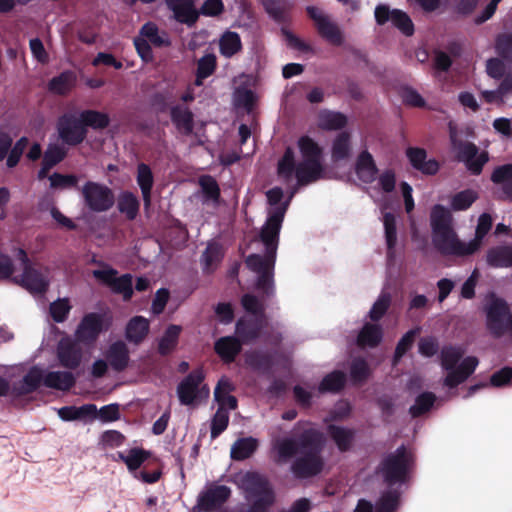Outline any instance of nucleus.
Instances as JSON below:
<instances>
[{
    "instance_id": "nucleus-33",
    "label": "nucleus",
    "mask_w": 512,
    "mask_h": 512,
    "mask_svg": "<svg viewBox=\"0 0 512 512\" xmlns=\"http://www.w3.org/2000/svg\"><path fill=\"white\" fill-rule=\"evenodd\" d=\"M43 372L40 368L32 367L23 377L22 381L14 386L18 395H28L35 392L43 383Z\"/></svg>"
},
{
    "instance_id": "nucleus-32",
    "label": "nucleus",
    "mask_w": 512,
    "mask_h": 512,
    "mask_svg": "<svg viewBox=\"0 0 512 512\" xmlns=\"http://www.w3.org/2000/svg\"><path fill=\"white\" fill-rule=\"evenodd\" d=\"M76 383V378L70 371H50L43 379V384L52 389L68 391Z\"/></svg>"
},
{
    "instance_id": "nucleus-18",
    "label": "nucleus",
    "mask_w": 512,
    "mask_h": 512,
    "mask_svg": "<svg viewBox=\"0 0 512 512\" xmlns=\"http://www.w3.org/2000/svg\"><path fill=\"white\" fill-rule=\"evenodd\" d=\"M231 496V489L226 485H217L200 495L198 506L204 512L220 508Z\"/></svg>"
},
{
    "instance_id": "nucleus-14",
    "label": "nucleus",
    "mask_w": 512,
    "mask_h": 512,
    "mask_svg": "<svg viewBox=\"0 0 512 512\" xmlns=\"http://www.w3.org/2000/svg\"><path fill=\"white\" fill-rule=\"evenodd\" d=\"M103 329V319L98 313L86 314L77 326L75 340L84 345H92Z\"/></svg>"
},
{
    "instance_id": "nucleus-37",
    "label": "nucleus",
    "mask_w": 512,
    "mask_h": 512,
    "mask_svg": "<svg viewBox=\"0 0 512 512\" xmlns=\"http://www.w3.org/2000/svg\"><path fill=\"white\" fill-rule=\"evenodd\" d=\"M246 363L255 371L270 373L274 366V357L270 352L253 351L246 355Z\"/></svg>"
},
{
    "instance_id": "nucleus-16",
    "label": "nucleus",
    "mask_w": 512,
    "mask_h": 512,
    "mask_svg": "<svg viewBox=\"0 0 512 512\" xmlns=\"http://www.w3.org/2000/svg\"><path fill=\"white\" fill-rule=\"evenodd\" d=\"M79 344L70 337L62 338L59 341L56 355L62 367L75 370L81 365L83 353Z\"/></svg>"
},
{
    "instance_id": "nucleus-6",
    "label": "nucleus",
    "mask_w": 512,
    "mask_h": 512,
    "mask_svg": "<svg viewBox=\"0 0 512 512\" xmlns=\"http://www.w3.org/2000/svg\"><path fill=\"white\" fill-rule=\"evenodd\" d=\"M84 206L91 212L102 213L109 211L115 204V195L107 185L87 181L80 189Z\"/></svg>"
},
{
    "instance_id": "nucleus-62",
    "label": "nucleus",
    "mask_w": 512,
    "mask_h": 512,
    "mask_svg": "<svg viewBox=\"0 0 512 512\" xmlns=\"http://www.w3.org/2000/svg\"><path fill=\"white\" fill-rule=\"evenodd\" d=\"M392 24L399 29L405 36H411L414 33V24L407 13L399 9H393Z\"/></svg>"
},
{
    "instance_id": "nucleus-25",
    "label": "nucleus",
    "mask_w": 512,
    "mask_h": 512,
    "mask_svg": "<svg viewBox=\"0 0 512 512\" xmlns=\"http://www.w3.org/2000/svg\"><path fill=\"white\" fill-rule=\"evenodd\" d=\"M323 165L321 161H301L296 167L298 186H306L322 177Z\"/></svg>"
},
{
    "instance_id": "nucleus-20",
    "label": "nucleus",
    "mask_w": 512,
    "mask_h": 512,
    "mask_svg": "<svg viewBox=\"0 0 512 512\" xmlns=\"http://www.w3.org/2000/svg\"><path fill=\"white\" fill-rule=\"evenodd\" d=\"M478 359L474 356H468L453 370H448V374L444 379V385L449 388H455L472 375L478 366Z\"/></svg>"
},
{
    "instance_id": "nucleus-38",
    "label": "nucleus",
    "mask_w": 512,
    "mask_h": 512,
    "mask_svg": "<svg viewBox=\"0 0 512 512\" xmlns=\"http://www.w3.org/2000/svg\"><path fill=\"white\" fill-rule=\"evenodd\" d=\"M258 447V441L253 437L240 438L231 447L230 457L235 461H243L252 456Z\"/></svg>"
},
{
    "instance_id": "nucleus-13",
    "label": "nucleus",
    "mask_w": 512,
    "mask_h": 512,
    "mask_svg": "<svg viewBox=\"0 0 512 512\" xmlns=\"http://www.w3.org/2000/svg\"><path fill=\"white\" fill-rule=\"evenodd\" d=\"M432 243L442 255L467 256L473 254L469 243L460 241L457 234L451 229L432 233Z\"/></svg>"
},
{
    "instance_id": "nucleus-36",
    "label": "nucleus",
    "mask_w": 512,
    "mask_h": 512,
    "mask_svg": "<svg viewBox=\"0 0 512 512\" xmlns=\"http://www.w3.org/2000/svg\"><path fill=\"white\" fill-rule=\"evenodd\" d=\"M347 117L341 112L323 110L318 116V126L325 131L340 130L347 125Z\"/></svg>"
},
{
    "instance_id": "nucleus-57",
    "label": "nucleus",
    "mask_w": 512,
    "mask_h": 512,
    "mask_svg": "<svg viewBox=\"0 0 512 512\" xmlns=\"http://www.w3.org/2000/svg\"><path fill=\"white\" fill-rule=\"evenodd\" d=\"M477 192L471 189L460 191L452 196L450 205L453 211H464L469 209L477 200Z\"/></svg>"
},
{
    "instance_id": "nucleus-45",
    "label": "nucleus",
    "mask_w": 512,
    "mask_h": 512,
    "mask_svg": "<svg viewBox=\"0 0 512 512\" xmlns=\"http://www.w3.org/2000/svg\"><path fill=\"white\" fill-rule=\"evenodd\" d=\"M298 148L303 158L302 161H321L323 149L311 137L305 135L298 140Z\"/></svg>"
},
{
    "instance_id": "nucleus-60",
    "label": "nucleus",
    "mask_w": 512,
    "mask_h": 512,
    "mask_svg": "<svg viewBox=\"0 0 512 512\" xmlns=\"http://www.w3.org/2000/svg\"><path fill=\"white\" fill-rule=\"evenodd\" d=\"M71 308L68 298H59L50 304L49 313L54 322L62 323L68 318Z\"/></svg>"
},
{
    "instance_id": "nucleus-4",
    "label": "nucleus",
    "mask_w": 512,
    "mask_h": 512,
    "mask_svg": "<svg viewBox=\"0 0 512 512\" xmlns=\"http://www.w3.org/2000/svg\"><path fill=\"white\" fill-rule=\"evenodd\" d=\"M17 257L23 266V272L20 275L14 276L11 282L21 286L33 295L45 294L49 288L47 275L32 265L24 249H18Z\"/></svg>"
},
{
    "instance_id": "nucleus-56",
    "label": "nucleus",
    "mask_w": 512,
    "mask_h": 512,
    "mask_svg": "<svg viewBox=\"0 0 512 512\" xmlns=\"http://www.w3.org/2000/svg\"><path fill=\"white\" fill-rule=\"evenodd\" d=\"M400 503V493L391 489L385 491L375 505L376 512H396Z\"/></svg>"
},
{
    "instance_id": "nucleus-15",
    "label": "nucleus",
    "mask_w": 512,
    "mask_h": 512,
    "mask_svg": "<svg viewBox=\"0 0 512 512\" xmlns=\"http://www.w3.org/2000/svg\"><path fill=\"white\" fill-rule=\"evenodd\" d=\"M458 160L465 163L467 170L472 175L481 174L489 156L486 151L479 153L478 147L472 142H462L458 148Z\"/></svg>"
},
{
    "instance_id": "nucleus-63",
    "label": "nucleus",
    "mask_w": 512,
    "mask_h": 512,
    "mask_svg": "<svg viewBox=\"0 0 512 512\" xmlns=\"http://www.w3.org/2000/svg\"><path fill=\"white\" fill-rule=\"evenodd\" d=\"M67 156V150L59 144H49L43 155V162L50 167H55Z\"/></svg>"
},
{
    "instance_id": "nucleus-35",
    "label": "nucleus",
    "mask_w": 512,
    "mask_h": 512,
    "mask_svg": "<svg viewBox=\"0 0 512 512\" xmlns=\"http://www.w3.org/2000/svg\"><path fill=\"white\" fill-rule=\"evenodd\" d=\"M76 83V75L71 70L61 72L48 82V90L57 95H66Z\"/></svg>"
},
{
    "instance_id": "nucleus-41",
    "label": "nucleus",
    "mask_w": 512,
    "mask_h": 512,
    "mask_svg": "<svg viewBox=\"0 0 512 512\" xmlns=\"http://www.w3.org/2000/svg\"><path fill=\"white\" fill-rule=\"evenodd\" d=\"M81 121L85 125V128H92L94 130L106 129L110 124V117L107 113L86 109L80 112Z\"/></svg>"
},
{
    "instance_id": "nucleus-10",
    "label": "nucleus",
    "mask_w": 512,
    "mask_h": 512,
    "mask_svg": "<svg viewBox=\"0 0 512 512\" xmlns=\"http://www.w3.org/2000/svg\"><path fill=\"white\" fill-rule=\"evenodd\" d=\"M57 132L64 144L73 147L81 144L88 135L80 113H65L60 116L57 121Z\"/></svg>"
},
{
    "instance_id": "nucleus-39",
    "label": "nucleus",
    "mask_w": 512,
    "mask_h": 512,
    "mask_svg": "<svg viewBox=\"0 0 512 512\" xmlns=\"http://www.w3.org/2000/svg\"><path fill=\"white\" fill-rule=\"evenodd\" d=\"M487 263L494 268L512 267V246H497L489 249Z\"/></svg>"
},
{
    "instance_id": "nucleus-21",
    "label": "nucleus",
    "mask_w": 512,
    "mask_h": 512,
    "mask_svg": "<svg viewBox=\"0 0 512 512\" xmlns=\"http://www.w3.org/2000/svg\"><path fill=\"white\" fill-rule=\"evenodd\" d=\"M243 345L237 335L223 336L215 341L214 350L224 363L230 364L241 353Z\"/></svg>"
},
{
    "instance_id": "nucleus-22",
    "label": "nucleus",
    "mask_w": 512,
    "mask_h": 512,
    "mask_svg": "<svg viewBox=\"0 0 512 512\" xmlns=\"http://www.w3.org/2000/svg\"><path fill=\"white\" fill-rule=\"evenodd\" d=\"M406 155L411 165L425 175H435L440 169L439 162L435 159L427 160V152L423 148L410 147L406 150Z\"/></svg>"
},
{
    "instance_id": "nucleus-23",
    "label": "nucleus",
    "mask_w": 512,
    "mask_h": 512,
    "mask_svg": "<svg viewBox=\"0 0 512 512\" xmlns=\"http://www.w3.org/2000/svg\"><path fill=\"white\" fill-rule=\"evenodd\" d=\"M170 118L179 133L189 136L194 129V115L183 105L176 104L170 107Z\"/></svg>"
},
{
    "instance_id": "nucleus-47",
    "label": "nucleus",
    "mask_w": 512,
    "mask_h": 512,
    "mask_svg": "<svg viewBox=\"0 0 512 512\" xmlns=\"http://www.w3.org/2000/svg\"><path fill=\"white\" fill-rule=\"evenodd\" d=\"M351 137L349 132H340L333 141L332 144V159L333 161H341L347 159L351 151Z\"/></svg>"
},
{
    "instance_id": "nucleus-5",
    "label": "nucleus",
    "mask_w": 512,
    "mask_h": 512,
    "mask_svg": "<svg viewBox=\"0 0 512 512\" xmlns=\"http://www.w3.org/2000/svg\"><path fill=\"white\" fill-rule=\"evenodd\" d=\"M289 202L274 207L260 231V240L265 246L263 258L276 259L279 235Z\"/></svg>"
},
{
    "instance_id": "nucleus-3",
    "label": "nucleus",
    "mask_w": 512,
    "mask_h": 512,
    "mask_svg": "<svg viewBox=\"0 0 512 512\" xmlns=\"http://www.w3.org/2000/svg\"><path fill=\"white\" fill-rule=\"evenodd\" d=\"M243 485L249 499H253L248 512H268L275 502V494L268 480L255 472L243 477Z\"/></svg>"
},
{
    "instance_id": "nucleus-19",
    "label": "nucleus",
    "mask_w": 512,
    "mask_h": 512,
    "mask_svg": "<svg viewBox=\"0 0 512 512\" xmlns=\"http://www.w3.org/2000/svg\"><path fill=\"white\" fill-rule=\"evenodd\" d=\"M166 3L179 23L191 27L198 21L199 12L194 6V0H166Z\"/></svg>"
},
{
    "instance_id": "nucleus-30",
    "label": "nucleus",
    "mask_w": 512,
    "mask_h": 512,
    "mask_svg": "<svg viewBox=\"0 0 512 512\" xmlns=\"http://www.w3.org/2000/svg\"><path fill=\"white\" fill-rule=\"evenodd\" d=\"M327 432L340 452H347L352 448L356 434L354 429L330 424Z\"/></svg>"
},
{
    "instance_id": "nucleus-27",
    "label": "nucleus",
    "mask_w": 512,
    "mask_h": 512,
    "mask_svg": "<svg viewBox=\"0 0 512 512\" xmlns=\"http://www.w3.org/2000/svg\"><path fill=\"white\" fill-rule=\"evenodd\" d=\"M136 181L142 193L144 208L148 209L151 206V194L154 185V175L148 164L139 163L137 165Z\"/></svg>"
},
{
    "instance_id": "nucleus-61",
    "label": "nucleus",
    "mask_w": 512,
    "mask_h": 512,
    "mask_svg": "<svg viewBox=\"0 0 512 512\" xmlns=\"http://www.w3.org/2000/svg\"><path fill=\"white\" fill-rule=\"evenodd\" d=\"M50 187L52 189H71L78 188V177L74 174H61L58 172L49 176Z\"/></svg>"
},
{
    "instance_id": "nucleus-59",
    "label": "nucleus",
    "mask_w": 512,
    "mask_h": 512,
    "mask_svg": "<svg viewBox=\"0 0 512 512\" xmlns=\"http://www.w3.org/2000/svg\"><path fill=\"white\" fill-rule=\"evenodd\" d=\"M229 414L225 408L218 407L211 420L210 435L212 439L219 437L228 427Z\"/></svg>"
},
{
    "instance_id": "nucleus-31",
    "label": "nucleus",
    "mask_w": 512,
    "mask_h": 512,
    "mask_svg": "<svg viewBox=\"0 0 512 512\" xmlns=\"http://www.w3.org/2000/svg\"><path fill=\"white\" fill-rule=\"evenodd\" d=\"M150 323L143 316L132 317L125 329L126 339L134 344L141 343L149 333Z\"/></svg>"
},
{
    "instance_id": "nucleus-29",
    "label": "nucleus",
    "mask_w": 512,
    "mask_h": 512,
    "mask_svg": "<svg viewBox=\"0 0 512 512\" xmlns=\"http://www.w3.org/2000/svg\"><path fill=\"white\" fill-rule=\"evenodd\" d=\"M383 339V329L380 324L366 322L357 335V344L360 347H377Z\"/></svg>"
},
{
    "instance_id": "nucleus-49",
    "label": "nucleus",
    "mask_w": 512,
    "mask_h": 512,
    "mask_svg": "<svg viewBox=\"0 0 512 512\" xmlns=\"http://www.w3.org/2000/svg\"><path fill=\"white\" fill-rule=\"evenodd\" d=\"M385 239L387 245V256L392 259L395 254V247L397 244V228L396 219L392 213H385L383 217Z\"/></svg>"
},
{
    "instance_id": "nucleus-34",
    "label": "nucleus",
    "mask_w": 512,
    "mask_h": 512,
    "mask_svg": "<svg viewBox=\"0 0 512 512\" xmlns=\"http://www.w3.org/2000/svg\"><path fill=\"white\" fill-rule=\"evenodd\" d=\"M452 214L449 209L441 204L432 207L430 213V225L432 233L452 228Z\"/></svg>"
},
{
    "instance_id": "nucleus-46",
    "label": "nucleus",
    "mask_w": 512,
    "mask_h": 512,
    "mask_svg": "<svg viewBox=\"0 0 512 512\" xmlns=\"http://www.w3.org/2000/svg\"><path fill=\"white\" fill-rule=\"evenodd\" d=\"M219 49L222 56L231 58L241 51L242 42L238 33L226 31L220 38Z\"/></svg>"
},
{
    "instance_id": "nucleus-54",
    "label": "nucleus",
    "mask_w": 512,
    "mask_h": 512,
    "mask_svg": "<svg viewBox=\"0 0 512 512\" xmlns=\"http://www.w3.org/2000/svg\"><path fill=\"white\" fill-rule=\"evenodd\" d=\"M492 228V217L488 213L480 215L476 227L475 238L469 242L470 251L475 253L481 245L483 238Z\"/></svg>"
},
{
    "instance_id": "nucleus-28",
    "label": "nucleus",
    "mask_w": 512,
    "mask_h": 512,
    "mask_svg": "<svg viewBox=\"0 0 512 512\" xmlns=\"http://www.w3.org/2000/svg\"><path fill=\"white\" fill-rule=\"evenodd\" d=\"M355 171L365 183H372L378 174V168L373 156L367 150H363L357 157Z\"/></svg>"
},
{
    "instance_id": "nucleus-50",
    "label": "nucleus",
    "mask_w": 512,
    "mask_h": 512,
    "mask_svg": "<svg viewBox=\"0 0 512 512\" xmlns=\"http://www.w3.org/2000/svg\"><path fill=\"white\" fill-rule=\"evenodd\" d=\"M217 67V60L214 54H206L197 62L195 85H203V81L211 76Z\"/></svg>"
},
{
    "instance_id": "nucleus-52",
    "label": "nucleus",
    "mask_w": 512,
    "mask_h": 512,
    "mask_svg": "<svg viewBox=\"0 0 512 512\" xmlns=\"http://www.w3.org/2000/svg\"><path fill=\"white\" fill-rule=\"evenodd\" d=\"M436 401V396L432 392H423L415 399V403L409 408V414L412 418H418L429 412Z\"/></svg>"
},
{
    "instance_id": "nucleus-44",
    "label": "nucleus",
    "mask_w": 512,
    "mask_h": 512,
    "mask_svg": "<svg viewBox=\"0 0 512 512\" xmlns=\"http://www.w3.org/2000/svg\"><path fill=\"white\" fill-rule=\"evenodd\" d=\"M346 381L347 377L343 371L334 370L324 376L319 384L318 390L321 393H338L345 387Z\"/></svg>"
},
{
    "instance_id": "nucleus-11",
    "label": "nucleus",
    "mask_w": 512,
    "mask_h": 512,
    "mask_svg": "<svg viewBox=\"0 0 512 512\" xmlns=\"http://www.w3.org/2000/svg\"><path fill=\"white\" fill-rule=\"evenodd\" d=\"M118 271L114 268L94 270L93 276L107 285L115 294L122 295L124 301L131 300L133 296V277L126 273L117 277Z\"/></svg>"
},
{
    "instance_id": "nucleus-1",
    "label": "nucleus",
    "mask_w": 512,
    "mask_h": 512,
    "mask_svg": "<svg viewBox=\"0 0 512 512\" xmlns=\"http://www.w3.org/2000/svg\"><path fill=\"white\" fill-rule=\"evenodd\" d=\"M325 445L324 434L315 428L305 429L297 439L283 438L277 441L275 449L279 461H287L301 454L291 465L297 478H309L322 472L324 461L322 451Z\"/></svg>"
},
{
    "instance_id": "nucleus-43",
    "label": "nucleus",
    "mask_w": 512,
    "mask_h": 512,
    "mask_svg": "<svg viewBox=\"0 0 512 512\" xmlns=\"http://www.w3.org/2000/svg\"><path fill=\"white\" fill-rule=\"evenodd\" d=\"M117 208L128 220H134L139 213L140 202L132 192L124 191L118 197Z\"/></svg>"
},
{
    "instance_id": "nucleus-53",
    "label": "nucleus",
    "mask_w": 512,
    "mask_h": 512,
    "mask_svg": "<svg viewBox=\"0 0 512 512\" xmlns=\"http://www.w3.org/2000/svg\"><path fill=\"white\" fill-rule=\"evenodd\" d=\"M118 456L130 471H135L149 458L150 452L142 448H132L127 454L119 452Z\"/></svg>"
},
{
    "instance_id": "nucleus-24",
    "label": "nucleus",
    "mask_w": 512,
    "mask_h": 512,
    "mask_svg": "<svg viewBox=\"0 0 512 512\" xmlns=\"http://www.w3.org/2000/svg\"><path fill=\"white\" fill-rule=\"evenodd\" d=\"M267 14L279 24H288L291 21V11L294 4L290 0H262Z\"/></svg>"
},
{
    "instance_id": "nucleus-26",
    "label": "nucleus",
    "mask_w": 512,
    "mask_h": 512,
    "mask_svg": "<svg viewBox=\"0 0 512 512\" xmlns=\"http://www.w3.org/2000/svg\"><path fill=\"white\" fill-rule=\"evenodd\" d=\"M106 359L114 371L122 372L129 364V350L122 341L112 343L107 352Z\"/></svg>"
},
{
    "instance_id": "nucleus-42",
    "label": "nucleus",
    "mask_w": 512,
    "mask_h": 512,
    "mask_svg": "<svg viewBox=\"0 0 512 512\" xmlns=\"http://www.w3.org/2000/svg\"><path fill=\"white\" fill-rule=\"evenodd\" d=\"M140 35L146 38L155 47H169L171 40L167 32H159L157 25L153 22L145 23L140 29Z\"/></svg>"
},
{
    "instance_id": "nucleus-58",
    "label": "nucleus",
    "mask_w": 512,
    "mask_h": 512,
    "mask_svg": "<svg viewBox=\"0 0 512 512\" xmlns=\"http://www.w3.org/2000/svg\"><path fill=\"white\" fill-rule=\"evenodd\" d=\"M391 295L387 292H382L378 299L372 305L368 317L373 322H378L387 313L391 305Z\"/></svg>"
},
{
    "instance_id": "nucleus-7",
    "label": "nucleus",
    "mask_w": 512,
    "mask_h": 512,
    "mask_svg": "<svg viewBox=\"0 0 512 512\" xmlns=\"http://www.w3.org/2000/svg\"><path fill=\"white\" fill-rule=\"evenodd\" d=\"M486 325L494 338H500L506 333L512 336V313L504 299L495 298L487 306Z\"/></svg>"
},
{
    "instance_id": "nucleus-51",
    "label": "nucleus",
    "mask_w": 512,
    "mask_h": 512,
    "mask_svg": "<svg viewBox=\"0 0 512 512\" xmlns=\"http://www.w3.org/2000/svg\"><path fill=\"white\" fill-rule=\"evenodd\" d=\"M296 167L294 151L291 147H287L283 156L278 161V176L288 181L292 178L293 174L296 175Z\"/></svg>"
},
{
    "instance_id": "nucleus-48",
    "label": "nucleus",
    "mask_w": 512,
    "mask_h": 512,
    "mask_svg": "<svg viewBox=\"0 0 512 512\" xmlns=\"http://www.w3.org/2000/svg\"><path fill=\"white\" fill-rule=\"evenodd\" d=\"M421 331L420 327H415L407 331L398 341L394 355H393V364L397 365L403 356L413 347L416 337L419 335Z\"/></svg>"
},
{
    "instance_id": "nucleus-17",
    "label": "nucleus",
    "mask_w": 512,
    "mask_h": 512,
    "mask_svg": "<svg viewBox=\"0 0 512 512\" xmlns=\"http://www.w3.org/2000/svg\"><path fill=\"white\" fill-rule=\"evenodd\" d=\"M265 319L259 317H241L235 325V334L244 345L254 343L263 333Z\"/></svg>"
},
{
    "instance_id": "nucleus-64",
    "label": "nucleus",
    "mask_w": 512,
    "mask_h": 512,
    "mask_svg": "<svg viewBox=\"0 0 512 512\" xmlns=\"http://www.w3.org/2000/svg\"><path fill=\"white\" fill-rule=\"evenodd\" d=\"M495 48L500 57L512 61V33L499 34L495 41Z\"/></svg>"
},
{
    "instance_id": "nucleus-40",
    "label": "nucleus",
    "mask_w": 512,
    "mask_h": 512,
    "mask_svg": "<svg viewBox=\"0 0 512 512\" xmlns=\"http://www.w3.org/2000/svg\"><path fill=\"white\" fill-rule=\"evenodd\" d=\"M181 326L169 325L158 343V353L161 356L169 355L176 348L181 333Z\"/></svg>"
},
{
    "instance_id": "nucleus-12",
    "label": "nucleus",
    "mask_w": 512,
    "mask_h": 512,
    "mask_svg": "<svg viewBox=\"0 0 512 512\" xmlns=\"http://www.w3.org/2000/svg\"><path fill=\"white\" fill-rule=\"evenodd\" d=\"M307 15L311 18L316 26L318 34L328 43L333 46H341L344 43V35L337 23L330 20V18L321 13V11L314 6H307Z\"/></svg>"
},
{
    "instance_id": "nucleus-2",
    "label": "nucleus",
    "mask_w": 512,
    "mask_h": 512,
    "mask_svg": "<svg viewBox=\"0 0 512 512\" xmlns=\"http://www.w3.org/2000/svg\"><path fill=\"white\" fill-rule=\"evenodd\" d=\"M414 465V455L402 444L380 461L376 472L388 486L404 483Z\"/></svg>"
},
{
    "instance_id": "nucleus-9",
    "label": "nucleus",
    "mask_w": 512,
    "mask_h": 512,
    "mask_svg": "<svg viewBox=\"0 0 512 512\" xmlns=\"http://www.w3.org/2000/svg\"><path fill=\"white\" fill-rule=\"evenodd\" d=\"M276 259L263 258L260 254H251L246 260V266L258 274L256 288L267 297L274 295L273 271Z\"/></svg>"
},
{
    "instance_id": "nucleus-8",
    "label": "nucleus",
    "mask_w": 512,
    "mask_h": 512,
    "mask_svg": "<svg viewBox=\"0 0 512 512\" xmlns=\"http://www.w3.org/2000/svg\"><path fill=\"white\" fill-rule=\"evenodd\" d=\"M205 379L204 372L201 368L192 370L177 386V395L182 405H194L198 398H207L209 396V388L206 385L201 387Z\"/></svg>"
},
{
    "instance_id": "nucleus-55",
    "label": "nucleus",
    "mask_w": 512,
    "mask_h": 512,
    "mask_svg": "<svg viewBox=\"0 0 512 512\" xmlns=\"http://www.w3.org/2000/svg\"><path fill=\"white\" fill-rule=\"evenodd\" d=\"M464 350L459 346L446 345L441 349V365L445 370H453L461 360Z\"/></svg>"
}]
</instances>
